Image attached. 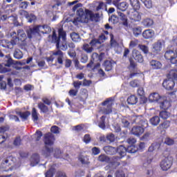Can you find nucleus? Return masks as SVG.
I'll list each match as a JSON object with an SVG mask.
<instances>
[{"mask_svg": "<svg viewBox=\"0 0 177 177\" xmlns=\"http://www.w3.org/2000/svg\"><path fill=\"white\" fill-rule=\"evenodd\" d=\"M98 161L100 162H110V158L107 156L105 154H101L98 156Z\"/></svg>", "mask_w": 177, "mask_h": 177, "instance_id": "nucleus-42", "label": "nucleus"}, {"mask_svg": "<svg viewBox=\"0 0 177 177\" xmlns=\"http://www.w3.org/2000/svg\"><path fill=\"white\" fill-rule=\"evenodd\" d=\"M103 150L109 156H114L117 153V148L109 145L104 147Z\"/></svg>", "mask_w": 177, "mask_h": 177, "instance_id": "nucleus-18", "label": "nucleus"}, {"mask_svg": "<svg viewBox=\"0 0 177 177\" xmlns=\"http://www.w3.org/2000/svg\"><path fill=\"white\" fill-rule=\"evenodd\" d=\"M129 2L131 6L133 8V9H140V2H139V0H129Z\"/></svg>", "mask_w": 177, "mask_h": 177, "instance_id": "nucleus-38", "label": "nucleus"}, {"mask_svg": "<svg viewBox=\"0 0 177 177\" xmlns=\"http://www.w3.org/2000/svg\"><path fill=\"white\" fill-rule=\"evenodd\" d=\"M116 153H118L120 156L116 157L115 158H119L121 160V158H123V157L127 156V149L124 145H120L118 149H116Z\"/></svg>", "mask_w": 177, "mask_h": 177, "instance_id": "nucleus-15", "label": "nucleus"}, {"mask_svg": "<svg viewBox=\"0 0 177 177\" xmlns=\"http://www.w3.org/2000/svg\"><path fill=\"white\" fill-rule=\"evenodd\" d=\"M118 16L120 17V20L122 21V25L125 26V27H128V18L125 14L119 12Z\"/></svg>", "mask_w": 177, "mask_h": 177, "instance_id": "nucleus-33", "label": "nucleus"}, {"mask_svg": "<svg viewBox=\"0 0 177 177\" xmlns=\"http://www.w3.org/2000/svg\"><path fill=\"white\" fill-rule=\"evenodd\" d=\"M143 132H145V130L140 126H134L131 129V133L136 136H140Z\"/></svg>", "mask_w": 177, "mask_h": 177, "instance_id": "nucleus-19", "label": "nucleus"}, {"mask_svg": "<svg viewBox=\"0 0 177 177\" xmlns=\"http://www.w3.org/2000/svg\"><path fill=\"white\" fill-rule=\"evenodd\" d=\"M129 60L131 71H135L134 73H132L129 75V78H133V77H136V75H138V74H139V73H138V64H136V62H135V61L132 58H130Z\"/></svg>", "mask_w": 177, "mask_h": 177, "instance_id": "nucleus-13", "label": "nucleus"}, {"mask_svg": "<svg viewBox=\"0 0 177 177\" xmlns=\"http://www.w3.org/2000/svg\"><path fill=\"white\" fill-rule=\"evenodd\" d=\"M150 123L151 125H153L154 127H157L160 124V117L158 116H153L150 119Z\"/></svg>", "mask_w": 177, "mask_h": 177, "instance_id": "nucleus-43", "label": "nucleus"}, {"mask_svg": "<svg viewBox=\"0 0 177 177\" xmlns=\"http://www.w3.org/2000/svg\"><path fill=\"white\" fill-rule=\"evenodd\" d=\"M90 45L91 48L96 46V45H100V41L97 39H93L91 41Z\"/></svg>", "mask_w": 177, "mask_h": 177, "instance_id": "nucleus-61", "label": "nucleus"}, {"mask_svg": "<svg viewBox=\"0 0 177 177\" xmlns=\"http://www.w3.org/2000/svg\"><path fill=\"white\" fill-rule=\"evenodd\" d=\"M48 41L50 44H55V46L58 50L53 53V56H57V62L58 64H63V59H64V53L60 50V39L56 30H53L52 35H49L48 37Z\"/></svg>", "mask_w": 177, "mask_h": 177, "instance_id": "nucleus-1", "label": "nucleus"}, {"mask_svg": "<svg viewBox=\"0 0 177 177\" xmlns=\"http://www.w3.org/2000/svg\"><path fill=\"white\" fill-rule=\"evenodd\" d=\"M138 48L142 50L144 55H147V56L150 57V51H149V46L145 44H139Z\"/></svg>", "mask_w": 177, "mask_h": 177, "instance_id": "nucleus-31", "label": "nucleus"}, {"mask_svg": "<svg viewBox=\"0 0 177 177\" xmlns=\"http://www.w3.org/2000/svg\"><path fill=\"white\" fill-rule=\"evenodd\" d=\"M109 21H111V23H113V24H117L118 22V17L115 15H112L109 18Z\"/></svg>", "mask_w": 177, "mask_h": 177, "instance_id": "nucleus-64", "label": "nucleus"}, {"mask_svg": "<svg viewBox=\"0 0 177 177\" xmlns=\"http://www.w3.org/2000/svg\"><path fill=\"white\" fill-rule=\"evenodd\" d=\"M92 140V138H91L90 134H85L83 138V142L86 143V145H88L91 143V141Z\"/></svg>", "mask_w": 177, "mask_h": 177, "instance_id": "nucleus-54", "label": "nucleus"}, {"mask_svg": "<svg viewBox=\"0 0 177 177\" xmlns=\"http://www.w3.org/2000/svg\"><path fill=\"white\" fill-rule=\"evenodd\" d=\"M149 66H151L153 70H160L162 67V64L160 62L156 59H152L149 62Z\"/></svg>", "mask_w": 177, "mask_h": 177, "instance_id": "nucleus-20", "label": "nucleus"}, {"mask_svg": "<svg viewBox=\"0 0 177 177\" xmlns=\"http://www.w3.org/2000/svg\"><path fill=\"white\" fill-rule=\"evenodd\" d=\"M175 81H177V71L171 69L167 74V79L162 82V86L167 91H172L175 86Z\"/></svg>", "mask_w": 177, "mask_h": 177, "instance_id": "nucleus-3", "label": "nucleus"}, {"mask_svg": "<svg viewBox=\"0 0 177 177\" xmlns=\"http://www.w3.org/2000/svg\"><path fill=\"white\" fill-rule=\"evenodd\" d=\"M106 140H109L110 143H113L115 140V136L113 133H110L109 135L106 136Z\"/></svg>", "mask_w": 177, "mask_h": 177, "instance_id": "nucleus-60", "label": "nucleus"}, {"mask_svg": "<svg viewBox=\"0 0 177 177\" xmlns=\"http://www.w3.org/2000/svg\"><path fill=\"white\" fill-rule=\"evenodd\" d=\"M77 15L80 17L81 21H88V15H86V11H84L83 8H80L77 11Z\"/></svg>", "mask_w": 177, "mask_h": 177, "instance_id": "nucleus-17", "label": "nucleus"}, {"mask_svg": "<svg viewBox=\"0 0 177 177\" xmlns=\"http://www.w3.org/2000/svg\"><path fill=\"white\" fill-rule=\"evenodd\" d=\"M71 38L74 42H78L80 39V35L75 32H73L71 33Z\"/></svg>", "mask_w": 177, "mask_h": 177, "instance_id": "nucleus-52", "label": "nucleus"}, {"mask_svg": "<svg viewBox=\"0 0 177 177\" xmlns=\"http://www.w3.org/2000/svg\"><path fill=\"white\" fill-rule=\"evenodd\" d=\"M104 67L105 68V71H111V70L113 69V64L111 63V61H104Z\"/></svg>", "mask_w": 177, "mask_h": 177, "instance_id": "nucleus-41", "label": "nucleus"}, {"mask_svg": "<svg viewBox=\"0 0 177 177\" xmlns=\"http://www.w3.org/2000/svg\"><path fill=\"white\" fill-rule=\"evenodd\" d=\"M35 136H36L35 142H39L41 138H42V131L37 130L35 133Z\"/></svg>", "mask_w": 177, "mask_h": 177, "instance_id": "nucleus-58", "label": "nucleus"}, {"mask_svg": "<svg viewBox=\"0 0 177 177\" xmlns=\"http://www.w3.org/2000/svg\"><path fill=\"white\" fill-rule=\"evenodd\" d=\"M82 49L83 50H85L86 53H92V52H93V47H90L88 44L83 45Z\"/></svg>", "mask_w": 177, "mask_h": 177, "instance_id": "nucleus-51", "label": "nucleus"}, {"mask_svg": "<svg viewBox=\"0 0 177 177\" xmlns=\"http://www.w3.org/2000/svg\"><path fill=\"white\" fill-rule=\"evenodd\" d=\"M127 103L128 104H136L138 103V97L136 95H131L127 98Z\"/></svg>", "mask_w": 177, "mask_h": 177, "instance_id": "nucleus-40", "label": "nucleus"}, {"mask_svg": "<svg viewBox=\"0 0 177 177\" xmlns=\"http://www.w3.org/2000/svg\"><path fill=\"white\" fill-rule=\"evenodd\" d=\"M13 145L14 146H20L21 145V137H16L14 140Z\"/></svg>", "mask_w": 177, "mask_h": 177, "instance_id": "nucleus-59", "label": "nucleus"}, {"mask_svg": "<svg viewBox=\"0 0 177 177\" xmlns=\"http://www.w3.org/2000/svg\"><path fill=\"white\" fill-rule=\"evenodd\" d=\"M172 164H174V161L172 160V159L169 158H165L160 162V166L161 169H162L163 171H168V169H171Z\"/></svg>", "mask_w": 177, "mask_h": 177, "instance_id": "nucleus-10", "label": "nucleus"}, {"mask_svg": "<svg viewBox=\"0 0 177 177\" xmlns=\"http://www.w3.org/2000/svg\"><path fill=\"white\" fill-rule=\"evenodd\" d=\"M161 99V96L158 93H153L149 95V102H158Z\"/></svg>", "mask_w": 177, "mask_h": 177, "instance_id": "nucleus-29", "label": "nucleus"}, {"mask_svg": "<svg viewBox=\"0 0 177 177\" xmlns=\"http://www.w3.org/2000/svg\"><path fill=\"white\" fill-rule=\"evenodd\" d=\"M121 122L124 128H129V125H131L128 118L125 116L122 117Z\"/></svg>", "mask_w": 177, "mask_h": 177, "instance_id": "nucleus-45", "label": "nucleus"}, {"mask_svg": "<svg viewBox=\"0 0 177 177\" xmlns=\"http://www.w3.org/2000/svg\"><path fill=\"white\" fill-rule=\"evenodd\" d=\"M38 115H39V113L37 111V109L32 108V120L34 122H37V121H38V120L39 119Z\"/></svg>", "mask_w": 177, "mask_h": 177, "instance_id": "nucleus-44", "label": "nucleus"}, {"mask_svg": "<svg viewBox=\"0 0 177 177\" xmlns=\"http://www.w3.org/2000/svg\"><path fill=\"white\" fill-rule=\"evenodd\" d=\"M54 100L55 97H50L49 99L47 97H44L41 98V102L37 104V107L40 109V112L46 114V113L49 111V107H48V106H50V104H52V102Z\"/></svg>", "mask_w": 177, "mask_h": 177, "instance_id": "nucleus-6", "label": "nucleus"}, {"mask_svg": "<svg viewBox=\"0 0 177 177\" xmlns=\"http://www.w3.org/2000/svg\"><path fill=\"white\" fill-rule=\"evenodd\" d=\"M78 160L83 165H88V164H91V162H89V158L84 155H80L78 158Z\"/></svg>", "mask_w": 177, "mask_h": 177, "instance_id": "nucleus-32", "label": "nucleus"}, {"mask_svg": "<svg viewBox=\"0 0 177 177\" xmlns=\"http://www.w3.org/2000/svg\"><path fill=\"white\" fill-rule=\"evenodd\" d=\"M133 122L137 124V125H140V127L143 128L144 130L149 127L147 120L143 119V116L142 115L136 116V119L133 120Z\"/></svg>", "mask_w": 177, "mask_h": 177, "instance_id": "nucleus-11", "label": "nucleus"}, {"mask_svg": "<svg viewBox=\"0 0 177 177\" xmlns=\"http://www.w3.org/2000/svg\"><path fill=\"white\" fill-rule=\"evenodd\" d=\"M23 12L28 23H32V21H35V20H37V17L34 14H28V12L26 10H24Z\"/></svg>", "mask_w": 177, "mask_h": 177, "instance_id": "nucleus-25", "label": "nucleus"}, {"mask_svg": "<svg viewBox=\"0 0 177 177\" xmlns=\"http://www.w3.org/2000/svg\"><path fill=\"white\" fill-rule=\"evenodd\" d=\"M127 149V153H136V151L139 150V149H138V147L135 145H130Z\"/></svg>", "mask_w": 177, "mask_h": 177, "instance_id": "nucleus-50", "label": "nucleus"}, {"mask_svg": "<svg viewBox=\"0 0 177 177\" xmlns=\"http://www.w3.org/2000/svg\"><path fill=\"white\" fill-rule=\"evenodd\" d=\"M176 55V53H175V51L172 50H169L165 52V58L166 59V60H169L172 59V57H174V56H175Z\"/></svg>", "mask_w": 177, "mask_h": 177, "instance_id": "nucleus-36", "label": "nucleus"}, {"mask_svg": "<svg viewBox=\"0 0 177 177\" xmlns=\"http://www.w3.org/2000/svg\"><path fill=\"white\" fill-rule=\"evenodd\" d=\"M57 32L59 41L60 39H62V41H67V32L63 28H58Z\"/></svg>", "mask_w": 177, "mask_h": 177, "instance_id": "nucleus-22", "label": "nucleus"}, {"mask_svg": "<svg viewBox=\"0 0 177 177\" xmlns=\"http://www.w3.org/2000/svg\"><path fill=\"white\" fill-rule=\"evenodd\" d=\"M102 106H106L101 109L103 114L108 115L113 113V106H114V99L113 97L106 98L104 102L101 103Z\"/></svg>", "mask_w": 177, "mask_h": 177, "instance_id": "nucleus-7", "label": "nucleus"}, {"mask_svg": "<svg viewBox=\"0 0 177 177\" xmlns=\"http://www.w3.org/2000/svg\"><path fill=\"white\" fill-rule=\"evenodd\" d=\"M37 164H39V154L34 153L31 157L30 167H35Z\"/></svg>", "mask_w": 177, "mask_h": 177, "instance_id": "nucleus-23", "label": "nucleus"}, {"mask_svg": "<svg viewBox=\"0 0 177 177\" xmlns=\"http://www.w3.org/2000/svg\"><path fill=\"white\" fill-rule=\"evenodd\" d=\"M118 8L119 10L125 12V10L128 9V3H127V2H122L118 5Z\"/></svg>", "mask_w": 177, "mask_h": 177, "instance_id": "nucleus-48", "label": "nucleus"}, {"mask_svg": "<svg viewBox=\"0 0 177 177\" xmlns=\"http://www.w3.org/2000/svg\"><path fill=\"white\" fill-rule=\"evenodd\" d=\"M50 31H52V28H50V26L48 25H37L28 30L26 31V34H28V38L31 39V38H32V35H37V34H39V32L41 34H49Z\"/></svg>", "mask_w": 177, "mask_h": 177, "instance_id": "nucleus-4", "label": "nucleus"}, {"mask_svg": "<svg viewBox=\"0 0 177 177\" xmlns=\"http://www.w3.org/2000/svg\"><path fill=\"white\" fill-rule=\"evenodd\" d=\"M142 26L145 27V28H149V27H151L154 24V21L150 18H145L142 19L141 21Z\"/></svg>", "mask_w": 177, "mask_h": 177, "instance_id": "nucleus-21", "label": "nucleus"}, {"mask_svg": "<svg viewBox=\"0 0 177 177\" xmlns=\"http://www.w3.org/2000/svg\"><path fill=\"white\" fill-rule=\"evenodd\" d=\"M55 140V135H53L52 133L48 132L44 135V142L46 146L44 147L41 151L42 154L46 156V157L50 156V153H53V149L49 148L48 146H53Z\"/></svg>", "mask_w": 177, "mask_h": 177, "instance_id": "nucleus-2", "label": "nucleus"}, {"mask_svg": "<svg viewBox=\"0 0 177 177\" xmlns=\"http://www.w3.org/2000/svg\"><path fill=\"white\" fill-rule=\"evenodd\" d=\"M15 62L13 59L10 57V55H7L4 57V62L0 64V73L1 74H5L6 73H10L12 69L10 66H13Z\"/></svg>", "mask_w": 177, "mask_h": 177, "instance_id": "nucleus-5", "label": "nucleus"}, {"mask_svg": "<svg viewBox=\"0 0 177 177\" xmlns=\"http://www.w3.org/2000/svg\"><path fill=\"white\" fill-rule=\"evenodd\" d=\"M98 127L101 129H106V116L102 115L98 122Z\"/></svg>", "mask_w": 177, "mask_h": 177, "instance_id": "nucleus-35", "label": "nucleus"}, {"mask_svg": "<svg viewBox=\"0 0 177 177\" xmlns=\"http://www.w3.org/2000/svg\"><path fill=\"white\" fill-rule=\"evenodd\" d=\"M144 3L145 8L147 9H151L153 8V1L151 0H140Z\"/></svg>", "mask_w": 177, "mask_h": 177, "instance_id": "nucleus-49", "label": "nucleus"}, {"mask_svg": "<svg viewBox=\"0 0 177 177\" xmlns=\"http://www.w3.org/2000/svg\"><path fill=\"white\" fill-rule=\"evenodd\" d=\"M162 50V43L161 42V40H158L151 46L149 57H156V56H158V55L161 53Z\"/></svg>", "mask_w": 177, "mask_h": 177, "instance_id": "nucleus-8", "label": "nucleus"}, {"mask_svg": "<svg viewBox=\"0 0 177 177\" xmlns=\"http://www.w3.org/2000/svg\"><path fill=\"white\" fill-rule=\"evenodd\" d=\"M55 171L56 169L53 167H50L47 172L45 174L46 177H53V175H55Z\"/></svg>", "mask_w": 177, "mask_h": 177, "instance_id": "nucleus-53", "label": "nucleus"}, {"mask_svg": "<svg viewBox=\"0 0 177 177\" xmlns=\"http://www.w3.org/2000/svg\"><path fill=\"white\" fill-rule=\"evenodd\" d=\"M132 57L138 63H143L145 62V58H143V55L142 53L138 50H133L132 52Z\"/></svg>", "mask_w": 177, "mask_h": 177, "instance_id": "nucleus-14", "label": "nucleus"}, {"mask_svg": "<svg viewBox=\"0 0 177 177\" xmlns=\"http://www.w3.org/2000/svg\"><path fill=\"white\" fill-rule=\"evenodd\" d=\"M17 114L19 115L23 121H27V120H28V117L31 115V112H30L29 111H26L24 112L19 111L17 112Z\"/></svg>", "mask_w": 177, "mask_h": 177, "instance_id": "nucleus-26", "label": "nucleus"}, {"mask_svg": "<svg viewBox=\"0 0 177 177\" xmlns=\"http://www.w3.org/2000/svg\"><path fill=\"white\" fill-rule=\"evenodd\" d=\"M169 115H171V113L167 111H162L159 113V117L162 118V120H167V118H169Z\"/></svg>", "mask_w": 177, "mask_h": 177, "instance_id": "nucleus-46", "label": "nucleus"}, {"mask_svg": "<svg viewBox=\"0 0 177 177\" xmlns=\"http://www.w3.org/2000/svg\"><path fill=\"white\" fill-rule=\"evenodd\" d=\"M129 18L131 23H139L142 21V13L133 8V10L129 12Z\"/></svg>", "mask_w": 177, "mask_h": 177, "instance_id": "nucleus-9", "label": "nucleus"}, {"mask_svg": "<svg viewBox=\"0 0 177 177\" xmlns=\"http://www.w3.org/2000/svg\"><path fill=\"white\" fill-rule=\"evenodd\" d=\"M86 14L89 16L90 20H91V21H93V20H96V19H99V17H100L99 13L94 14L92 12V11L88 9H86Z\"/></svg>", "mask_w": 177, "mask_h": 177, "instance_id": "nucleus-30", "label": "nucleus"}, {"mask_svg": "<svg viewBox=\"0 0 177 177\" xmlns=\"http://www.w3.org/2000/svg\"><path fill=\"white\" fill-rule=\"evenodd\" d=\"M27 37L28 35H26V32L23 29H19L17 30V38H18V45H21L22 42H26L27 41Z\"/></svg>", "mask_w": 177, "mask_h": 177, "instance_id": "nucleus-12", "label": "nucleus"}, {"mask_svg": "<svg viewBox=\"0 0 177 177\" xmlns=\"http://www.w3.org/2000/svg\"><path fill=\"white\" fill-rule=\"evenodd\" d=\"M171 106V101L167 100H163V101L160 102V107L162 110H168Z\"/></svg>", "mask_w": 177, "mask_h": 177, "instance_id": "nucleus-27", "label": "nucleus"}, {"mask_svg": "<svg viewBox=\"0 0 177 177\" xmlns=\"http://www.w3.org/2000/svg\"><path fill=\"white\" fill-rule=\"evenodd\" d=\"M115 177H127L125 173L122 170H117L115 174Z\"/></svg>", "mask_w": 177, "mask_h": 177, "instance_id": "nucleus-62", "label": "nucleus"}, {"mask_svg": "<svg viewBox=\"0 0 177 177\" xmlns=\"http://www.w3.org/2000/svg\"><path fill=\"white\" fill-rule=\"evenodd\" d=\"M13 56L15 59H17L18 60H20V59H23V52H21L20 49L17 48L14 51Z\"/></svg>", "mask_w": 177, "mask_h": 177, "instance_id": "nucleus-37", "label": "nucleus"}, {"mask_svg": "<svg viewBox=\"0 0 177 177\" xmlns=\"http://www.w3.org/2000/svg\"><path fill=\"white\" fill-rule=\"evenodd\" d=\"M131 31L134 37H138L139 35L142 34V27L140 26L133 27L131 28Z\"/></svg>", "mask_w": 177, "mask_h": 177, "instance_id": "nucleus-34", "label": "nucleus"}, {"mask_svg": "<svg viewBox=\"0 0 177 177\" xmlns=\"http://www.w3.org/2000/svg\"><path fill=\"white\" fill-rule=\"evenodd\" d=\"M15 45H19V41H17L15 40H10V41H8L6 43V48H8V49H13L15 48Z\"/></svg>", "mask_w": 177, "mask_h": 177, "instance_id": "nucleus-39", "label": "nucleus"}, {"mask_svg": "<svg viewBox=\"0 0 177 177\" xmlns=\"http://www.w3.org/2000/svg\"><path fill=\"white\" fill-rule=\"evenodd\" d=\"M59 127L57 126H53L51 128H50V132L51 133H55V134H57V133H60V131H59Z\"/></svg>", "mask_w": 177, "mask_h": 177, "instance_id": "nucleus-63", "label": "nucleus"}, {"mask_svg": "<svg viewBox=\"0 0 177 177\" xmlns=\"http://www.w3.org/2000/svg\"><path fill=\"white\" fill-rule=\"evenodd\" d=\"M109 35L111 37V41H110L111 46L112 47L117 46V41L114 39V35H113V33H111Z\"/></svg>", "mask_w": 177, "mask_h": 177, "instance_id": "nucleus-57", "label": "nucleus"}, {"mask_svg": "<svg viewBox=\"0 0 177 177\" xmlns=\"http://www.w3.org/2000/svg\"><path fill=\"white\" fill-rule=\"evenodd\" d=\"M72 85L77 91H80V88H81V85H82V82L81 81H75L73 82Z\"/></svg>", "mask_w": 177, "mask_h": 177, "instance_id": "nucleus-55", "label": "nucleus"}, {"mask_svg": "<svg viewBox=\"0 0 177 177\" xmlns=\"http://www.w3.org/2000/svg\"><path fill=\"white\" fill-rule=\"evenodd\" d=\"M156 35V32L153 29H146L142 32V37L145 39H151Z\"/></svg>", "mask_w": 177, "mask_h": 177, "instance_id": "nucleus-16", "label": "nucleus"}, {"mask_svg": "<svg viewBox=\"0 0 177 177\" xmlns=\"http://www.w3.org/2000/svg\"><path fill=\"white\" fill-rule=\"evenodd\" d=\"M59 49H61V50H67V49H68L67 40L66 41H62V42L61 43V46L59 44Z\"/></svg>", "mask_w": 177, "mask_h": 177, "instance_id": "nucleus-56", "label": "nucleus"}, {"mask_svg": "<svg viewBox=\"0 0 177 177\" xmlns=\"http://www.w3.org/2000/svg\"><path fill=\"white\" fill-rule=\"evenodd\" d=\"M170 125L171 122L165 120L157 127V129L158 131H160V132H162V131H164L165 129H168Z\"/></svg>", "mask_w": 177, "mask_h": 177, "instance_id": "nucleus-24", "label": "nucleus"}, {"mask_svg": "<svg viewBox=\"0 0 177 177\" xmlns=\"http://www.w3.org/2000/svg\"><path fill=\"white\" fill-rule=\"evenodd\" d=\"M103 55H104L103 53H101L100 55L97 53H93L91 55V60L93 62H102L103 60Z\"/></svg>", "mask_w": 177, "mask_h": 177, "instance_id": "nucleus-28", "label": "nucleus"}, {"mask_svg": "<svg viewBox=\"0 0 177 177\" xmlns=\"http://www.w3.org/2000/svg\"><path fill=\"white\" fill-rule=\"evenodd\" d=\"M75 131H77V132H80V131H85L86 129H88L86 127V125L84 124H77L74 127Z\"/></svg>", "mask_w": 177, "mask_h": 177, "instance_id": "nucleus-47", "label": "nucleus"}]
</instances>
